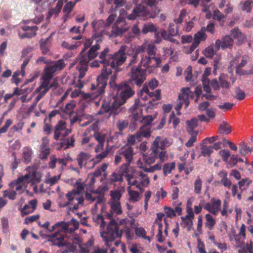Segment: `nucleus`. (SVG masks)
Here are the masks:
<instances>
[{
  "label": "nucleus",
  "mask_w": 253,
  "mask_h": 253,
  "mask_svg": "<svg viewBox=\"0 0 253 253\" xmlns=\"http://www.w3.org/2000/svg\"><path fill=\"white\" fill-rule=\"evenodd\" d=\"M219 155L222 157L223 161L227 162L230 156V152L226 149H222L219 152Z\"/></svg>",
  "instance_id": "62"
},
{
  "label": "nucleus",
  "mask_w": 253,
  "mask_h": 253,
  "mask_svg": "<svg viewBox=\"0 0 253 253\" xmlns=\"http://www.w3.org/2000/svg\"><path fill=\"white\" fill-rule=\"evenodd\" d=\"M129 74V81L133 82L137 86L141 85L146 79V69H142L140 66H133Z\"/></svg>",
  "instance_id": "11"
},
{
  "label": "nucleus",
  "mask_w": 253,
  "mask_h": 253,
  "mask_svg": "<svg viewBox=\"0 0 253 253\" xmlns=\"http://www.w3.org/2000/svg\"><path fill=\"white\" fill-rule=\"evenodd\" d=\"M179 26H176L173 23L170 24L168 32L171 36H175L178 34Z\"/></svg>",
  "instance_id": "57"
},
{
  "label": "nucleus",
  "mask_w": 253,
  "mask_h": 253,
  "mask_svg": "<svg viewBox=\"0 0 253 253\" xmlns=\"http://www.w3.org/2000/svg\"><path fill=\"white\" fill-rule=\"evenodd\" d=\"M231 35L235 39L239 41H242L244 40V36L238 28H234L231 31Z\"/></svg>",
  "instance_id": "47"
},
{
  "label": "nucleus",
  "mask_w": 253,
  "mask_h": 253,
  "mask_svg": "<svg viewBox=\"0 0 253 253\" xmlns=\"http://www.w3.org/2000/svg\"><path fill=\"white\" fill-rule=\"evenodd\" d=\"M193 96V92L190 90L189 87L183 88L181 89V93L178 96V99L184 103L186 108L189 104V99Z\"/></svg>",
  "instance_id": "21"
},
{
  "label": "nucleus",
  "mask_w": 253,
  "mask_h": 253,
  "mask_svg": "<svg viewBox=\"0 0 253 253\" xmlns=\"http://www.w3.org/2000/svg\"><path fill=\"white\" fill-rule=\"evenodd\" d=\"M129 26L126 24L124 17H118L113 24L110 36L117 37L122 35L128 30Z\"/></svg>",
  "instance_id": "12"
},
{
  "label": "nucleus",
  "mask_w": 253,
  "mask_h": 253,
  "mask_svg": "<svg viewBox=\"0 0 253 253\" xmlns=\"http://www.w3.org/2000/svg\"><path fill=\"white\" fill-rule=\"evenodd\" d=\"M49 153L50 148L48 147V140L46 138H42L39 157L42 160H45L47 158Z\"/></svg>",
  "instance_id": "22"
},
{
  "label": "nucleus",
  "mask_w": 253,
  "mask_h": 253,
  "mask_svg": "<svg viewBox=\"0 0 253 253\" xmlns=\"http://www.w3.org/2000/svg\"><path fill=\"white\" fill-rule=\"evenodd\" d=\"M197 119L195 118H193L191 119L190 121H187L186 122L187 126V131L189 134H194V133L198 132L195 131L194 129L197 126Z\"/></svg>",
  "instance_id": "35"
},
{
  "label": "nucleus",
  "mask_w": 253,
  "mask_h": 253,
  "mask_svg": "<svg viewBox=\"0 0 253 253\" xmlns=\"http://www.w3.org/2000/svg\"><path fill=\"white\" fill-rule=\"evenodd\" d=\"M101 42V40H97L96 43L92 45L86 53L82 50L80 56L76 59V68L80 73L79 77L80 79L84 76L85 73L88 69L89 61L94 59L98 55V51L100 49V43Z\"/></svg>",
  "instance_id": "4"
},
{
  "label": "nucleus",
  "mask_w": 253,
  "mask_h": 253,
  "mask_svg": "<svg viewBox=\"0 0 253 253\" xmlns=\"http://www.w3.org/2000/svg\"><path fill=\"white\" fill-rule=\"evenodd\" d=\"M23 29L25 31L31 30V32H27L25 33V34H26V38H31L36 36V31L38 30V27L37 26H34L32 27L25 26L23 28Z\"/></svg>",
  "instance_id": "54"
},
{
  "label": "nucleus",
  "mask_w": 253,
  "mask_h": 253,
  "mask_svg": "<svg viewBox=\"0 0 253 253\" xmlns=\"http://www.w3.org/2000/svg\"><path fill=\"white\" fill-rule=\"evenodd\" d=\"M118 153L124 157L126 162L131 163L133 155L134 154L133 149L130 146L123 147L118 151Z\"/></svg>",
  "instance_id": "20"
},
{
  "label": "nucleus",
  "mask_w": 253,
  "mask_h": 253,
  "mask_svg": "<svg viewBox=\"0 0 253 253\" xmlns=\"http://www.w3.org/2000/svg\"><path fill=\"white\" fill-rule=\"evenodd\" d=\"M141 56V60L140 63L138 66H140L141 67L142 66L145 68V69H148L150 67H154V66H151L150 64L151 63L152 60H154V58L151 57L150 56L147 55L145 53H143L140 55Z\"/></svg>",
  "instance_id": "32"
},
{
  "label": "nucleus",
  "mask_w": 253,
  "mask_h": 253,
  "mask_svg": "<svg viewBox=\"0 0 253 253\" xmlns=\"http://www.w3.org/2000/svg\"><path fill=\"white\" fill-rule=\"evenodd\" d=\"M157 30L158 29L154 24L152 23H148L144 25L142 29V32L146 34L149 32H157Z\"/></svg>",
  "instance_id": "42"
},
{
  "label": "nucleus",
  "mask_w": 253,
  "mask_h": 253,
  "mask_svg": "<svg viewBox=\"0 0 253 253\" xmlns=\"http://www.w3.org/2000/svg\"><path fill=\"white\" fill-rule=\"evenodd\" d=\"M205 27H202L201 29L194 35L193 42L190 46V50L191 52L193 51L196 49L201 42L206 40L207 35L205 34Z\"/></svg>",
  "instance_id": "19"
},
{
  "label": "nucleus",
  "mask_w": 253,
  "mask_h": 253,
  "mask_svg": "<svg viewBox=\"0 0 253 253\" xmlns=\"http://www.w3.org/2000/svg\"><path fill=\"white\" fill-rule=\"evenodd\" d=\"M131 170H130V173L127 172L125 174V178L127 182V184L130 183L132 179L135 178H138V177H140L141 178H143L146 176V174L140 171H136L134 169L131 168Z\"/></svg>",
  "instance_id": "26"
},
{
  "label": "nucleus",
  "mask_w": 253,
  "mask_h": 253,
  "mask_svg": "<svg viewBox=\"0 0 253 253\" xmlns=\"http://www.w3.org/2000/svg\"><path fill=\"white\" fill-rule=\"evenodd\" d=\"M49 88V83L42 80L40 86L36 90V92H39V94L35 98L36 102H38L44 96Z\"/></svg>",
  "instance_id": "23"
},
{
  "label": "nucleus",
  "mask_w": 253,
  "mask_h": 253,
  "mask_svg": "<svg viewBox=\"0 0 253 253\" xmlns=\"http://www.w3.org/2000/svg\"><path fill=\"white\" fill-rule=\"evenodd\" d=\"M206 222V226L208 227L210 230H211L214 224H215V220L210 214H207L205 215Z\"/></svg>",
  "instance_id": "49"
},
{
  "label": "nucleus",
  "mask_w": 253,
  "mask_h": 253,
  "mask_svg": "<svg viewBox=\"0 0 253 253\" xmlns=\"http://www.w3.org/2000/svg\"><path fill=\"white\" fill-rule=\"evenodd\" d=\"M37 203L38 201L36 199H33L29 202V205H25L21 210L22 215L34 212L36 209Z\"/></svg>",
  "instance_id": "28"
},
{
  "label": "nucleus",
  "mask_w": 253,
  "mask_h": 253,
  "mask_svg": "<svg viewBox=\"0 0 253 253\" xmlns=\"http://www.w3.org/2000/svg\"><path fill=\"white\" fill-rule=\"evenodd\" d=\"M117 225H118L117 223L115 221ZM118 230H119L118 225H117ZM119 232L120 233V236H119L118 237H120L122 236V233L124 232L126 234V236L128 240H131L133 237V234L131 232L130 229H129L128 227H126L124 230H121L120 232L119 230H118Z\"/></svg>",
  "instance_id": "59"
},
{
  "label": "nucleus",
  "mask_w": 253,
  "mask_h": 253,
  "mask_svg": "<svg viewBox=\"0 0 253 253\" xmlns=\"http://www.w3.org/2000/svg\"><path fill=\"white\" fill-rule=\"evenodd\" d=\"M186 10L185 9H182L179 15L178 18L174 19V22L177 25L176 26H179V24H180L183 21V18L186 16Z\"/></svg>",
  "instance_id": "64"
},
{
  "label": "nucleus",
  "mask_w": 253,
  "mask_h": 253,
  "mask_svg": "<svg viewBox=\"0 0 253 253\" xmlns=\"http://www.w3.org/2000/svg\"><path fill=\"white\" fill-rule=\"evenodd\" d=\"M111 207V211L108 216L109 218H112V215L114 214L118 215L120 214L122 212V210L120 202H111L110 203Z\"/></svg>",
  "instance_id": "29"
},
{
  "label": "nucleus",
  "mask_w": 253,
  "mask_h": 253,
  "mask_svg": "<svg viewBox=\"0 0 253 253\" xmlns=\"http://www.w3.org/2000/svg\"><path fill=\"white\" fill-rule=\"evenodd\" d=\"M33 176L31 174H26L23 177H19L15 181L11 182L9 186L11 188L15 189L16 191H19L25 183H29L33 179Z\"/></svg>",
  "instance_id": "17"
},
{
  "label": "nucleus",
  "mask_w": 253,
  "mask_h": 253,
  "mask_svg": "<svg viewBox=\"0 0 253 253\" xmlns=\"http://www.w3.org/2000/svg\"><path fill=\"white\" fill-rule=\"evenodd\" d=\"M85 197L87 201H89L90 203L94 202H96L97 204H101L104 199V196L101 195L94 197L92 195L89 193H86Z\"/></svg>",
  "instance_id": "34"
},
{
  "label": "nucleus",
  "mask_w": 253,
  "mask_h": 253,
  "mask_svg": "<svg viewBox=\"0 0 253 253\" xmlns=\"http://www.w3.org/2000/svg\"><path fill=\"white\" fill-rule=\"evenodd\" d=\"M115 90L117 91L116 94L114 95L109 101H103L98 114L101 115L108 112H109V116L111 114H119L122 110L120 107L135 93L134 90L127 83L120 84Z\"/></svg>",
  "instance_id": "1"
},
{
  "label": "nucleus",
  "mask_w": 253,
  "mask_h": 253,
  "mask_svg": "<svg viewBox=\"0 0 253 253\" xmlns=\"http://www.w3.org/2000/svg\"><path fill=\"white\" fill-rule=\"evenodd\" d=\"M65 66V64L62 60H58L46 66L44 69V74L42 80L48 83H50L54 73L57 71L61 70Z\"/></svg>",
  "instance_id": "10"
},
{
  "label": "nucleus",
  "mask_w": 253,
  "mask_h": 253,
  "mask_svg": "<svg viewBox=\"0 0 253 253\" xmlns=\"http://www.w3.org/2000/svg\"><path fill=\"white\" fill-rule=\"evenodd\" d=\"M127 46L122 45L119 50L113 54L110 53V49L109 47H106L104 49H108L106 59L108 68L116 70V72H120L121 70L120 66L126 61L127 55L126 53Z\"/></svg>",
  "instance_id": "7"
},
{
  "label": "nucleus",
  "mask_w": 253,
  "mask_h": 253,
  "mask_svg": "<svg viewBox=\"0 0 253 253\" xmlns=\"http://www.w3.org/2000/svg\"><path fill=\"white\" fill-rule=\"evenodd\" d=\"M153 6L151 7V10H149L146 7L140 3L133 9L132 12L127 16V18L130 20H134L137 17H140L144 19L155 18L161 12V9L157 5Z\"/></svg>",
  "instance_id": "9"
},
{
  "label": "nucleus",
  "mask_w": 253,
  "mask_h": 253,
  "mask_svg": "<svg viewBox=\"0 0 253 253\" xmlns=\"http://www.w3.org/2000/svg\"><path fill=\"white\" fill-rule=\"evenodd\" d=\"M60 177V175H55L51 177L46 179L45 182L46 184H49L50 186L54 185L59 180Z\"/></svg>",
  "instance_id": "63"
},
{
  "label": "nucleus",
  "mask_w": 253,
  "mask_h": 253,
  "mask_svg": "<svg viewBox=\"0 0 253 253\" xmlns=\"http://www.w3.org/2000/svg\"><path fill=\"white\" fill-rule=\"evenodd\" d=\"M51 36L45 39H42L40 41L41 49L43 54H47L49 51V47L51 44Z\"/></svg>",
  "instance_id": "30"
},
{
  "label": "nucleus",
  "mask_w": 253,
  "mask_h": 253,
  "mask_svg": "<svg viewBox=\"0 0 253 253\" xmlns=\"http://www.w3.org/2000/svg\"><path fill=\"white\" fill-rule=\"evenodd\" d=\"M168 142L165 140L161 141V137H157L152 143V145L149 150L150 153L144 157L145 162L149 164H152L159 158L161 163L166 161L168 156H166V152L164 150L165 146H167Z\"/></svg>",
  "instance_id": "6"
},
{
  "label": "nucleus",
  "mask_w": 253,
  "mask_h": 253,
  "mask_svg": "<svg viewBox=\"0 0 253 253\" xmlns=\"http://www.w3.org/2000/svg\"><path fill=\"white\" fill-rule=\"evenodd\" d=\"M123 174L113 172L110 178V181L112 182H122L123 181Z\"/></svg>",
  "instance_id": "60"
},
{
  "label": "nucleus",
  "mask_w": 253,
  "mask_h": 253,
  "mask_svg": "<svg viewBox=\"0 0 253 253\" xmlns=\"http://www.w3.org/2000/svg\"><path fill=\"white\" fill-rule=\"evenodd\" d=\"M66 128V123L63 121H60L58 124L55 126L54 131V138L55 140H57L61 137L63 131Z\"/></svg>",
  "instance_id": "27"
},
{
  "label": "nucleus",
  "mask_w": 253,
  "mask_h": 253,
  "mask_svg": "<svg viewBox=\"0 0 253 253\" xmlns=\"http://www.w3.org/2000/svg\"><path fill=\"white\" fill-rule=\"evenodd\" d=\"M213 152V147L203 145L201 148V154L204 157H210Z\"/></svg>",
  "instance_id": "43"
},
{
  "label": "nucleus",
  "mask_w": 253,
  "mask_h": 253,
  "mask_svg": "<svg viewBox=\"0 0 253 253\" xmlns=\"http://www.w3.org/2000/svg\"><path fill=\"white\" fill-rule=\"evenodd\" d=\"M137 133L140 136L141 140L143 137H148L150 136L151 133L150 126H142Z\"/></svg>",
  "instance_id": "41"
},
{
  "label": "nucleus",
  "mask_w": 253,
  "mask_h": 253,
  "mask_svg": "<svg viewBox=\"0 0 253 253\" xmlns=\"http://www.w3.org/2000/svg\"><path fill=\"white\" fill-rule=\"evenodd\" d=\"M39 224L41 227L46 229L49 233H51L54 231H56V232L55 233L48 236L49 239L48 240V241L51 242L52 243V242L50 240L51 239V236H52L54 234L57 233V237H59L60 236H64L63 234H59V228L60 227V223H58V222L53 225L51 227H49L50 223L48 221H46V222L42 224L41 223H39Z\"/></svg>",
  "instance_id": "25"
},
{
  "label": "nucleus",
  "mask_w": 253,
  "mask_h": 253,
  "mask_svg": "<svg viewBox=\"0 0 253 253\" xmlns=\"http://www.w3.org/2000/svg\"><path fill=\"white\" fill-rule=\"evenodd\" d=\"M157 48L154 44V43H149L147 44L146 48L147 55L154 58L156 64L154 67H160L161 66L162 59L160 56H156Z\"/></svg>",
  "instance_id": "18"
},
{
  "label": "nucleus",
  "mask_w": 253,
  "mask_h": 253,
  "mask_svg": "<svg viewBox=\"0 0 253 253\" xmlns=\"http://www.w3.org/2000/svg\"><path fill=\"white\" fill-rule=\"evenodd\" d=\"M235 94L234 98L239 100H242L245 97V93L244 90H242L240 87H236L235 88Z\"/></svg>",
  "instance_id": "56"
},
{
  "label": "nucleus",
  "mask_w": 253,
  "mask_h": 253,
  "mask_svg": "<svg viewBox=\"0 0 253 253\" xmlns=\"http://www.w3.org/2000/svg\"><path fill=\"white\" fill-rule=\"evenodd\" d=\"M127 191L128 193V201L130 203H135L139 202L142 197V195L141 192L133 190L130 186L127 187Z\"/></svg>",
  "instance_id": "24"
},
{
  "label": "nucleus",
  "mask_w": 253,
  "mask_h": 253,
  "mask_svg": "<svg viewBox=\"0 0 253 253\" xmlns=\"http://www.w3.org/2000/svg\"><path fill=\"white\" fill-rule=\"evenodd\" d=\"M136 235L138 237H141L144 239L151 241V238L150 237L146 236V232L142 227H136L135 230Z\"/></svg>",
  "instance_id": "44"
},
{
  "label": "nucleus",
  "mask_w": 253,
  "mask_h": 253,
  "mask_svg": "<svg viewBox=\"0 0 253 253\" xmlns=\"http://www.w3.org/2000/svg\"><path fill=\"white\" fill-rule=\"evenodd\" d=\"M127 140L128 143L130 145H133L137 142H139L142 141L140 136H139V135H138L137 133L134 135L129 136Z\"/></svg>",
  "instance_id": "51"
},
{
  "label": "nucleus",
  "mask_w": 253,
  "mask_h": 253,
  "mask_svg": "<svg viewBox=\"0 0 253 253\" xmlns=\"http://www.w3.org/2000/svg\"><path fill=\"white\" fill-rule=\"evenodd\" d=\"M107 52L108 49H103L99 55V60H95L90 64L91 68L99 67L101 64L103 66L101 73L97 79V85H91V89L96 90L97 95H100L104 92L109 76L112 73L111 69L108 67L106 59Z\"/></svg>",
  "instance_id": "3"
},
{
  "label": "nucleus",
  "mask_w": 253,
  "mask_h": 253,
  "mask_svg": "<svg viewBox=\"0 0 253 253\" xmlns=\"http://www.w3.org/2000/svg\"><path fill=\"white\" fill-rule=\"evenodd\" d=\"M240 153L243 156L251 152L253 150V147L248 146L247 144L244 142H241L239 144Z\"/></svg>",
  "instance_id": "40"
},
{
  "label": "nucleus",
  "mask_w": 253,
  "mask_h": 253,
  "mask_svg": "<svg viewBox=\"0 0 253 253\" xmlns=\"http://www.w3.org/2000/svg\"><path fill=\"white\" fill-rule=\"evenodd\" d=\"M234 41L230 36L226 35L222 38V40L217 39L215 42V48L218 50L221 47L222 49L231 48L233 45Z\"/></svg>",
  "instance_id": "16"
},
{
  "label": "nucleus",
  "mask_w": 253,
  "mask_h": 253,
  "mask_svg": "<svg viewBox=\"0 0 253 253\" xmlns=\"http://www.w3.org/2000/svg\"><path fill=\"white\" fill-rule=\"evenodd\" d=\"M128 125V122L127 120H119L116 124L117 127L119 131L116 133V135H123V130L126 128Z\"/></svg>",
  "instance_id": "38"
},
{
  "label": "nucleus",
  "mask_w": 253,
  "mask_h": 253,
  "mask_svg": "<svg viewBox=\"0 0 253 253\" xmlns=\"http://www.w3.org/2000/svg\"><path fill=\"white\" fill-rule=\"evenodd\" d=\"M221 202L219 199L211 198L210 202L204 204V209L213 215H216L221 210Z\"/></svg>",
  "instance_id": "15"
},
{
  "label": "nucleus",
  "mask_w": 253,
  "mask_h": 253,
  "mask_svg": "<svg viewBox=\"0 0 253 253\" xmlns=\"http://www.w3.org/2000/svg\"><path fill=\"white\" fill-rule=\"evenodd\" d=\"M156 226L158 227V233L156 236L157 241L160 243H162L164 240V238L163 237L162 235L163 227V223L160 221H156V222L154 223L153 227L154 228Z\"/></svg>",
  "instance_id": "39"
},
{
  "label": "nucleus",
  "mask_w": 253,
  "mask_h": 253,
  "mask_svg": "<svg viewBox=\"0 0 253 253\" xmlns=\"http://www.w3.org/2000/svg\"><path fill=\"white\" fill-rule=\"evenodd\" d=\"M84 186V184L80 183L76 188L69 191L65 195L68 201L61 202L59 204L60 207L65 208L72 205L73 207H70L69 210H77L79 209V205H83L84 203V197L81 196L80 194L83 191Z\"/></svg>",
  "instance_id": "8"
},
{
  "label": "nucleus",
  "mask_w": 253,
  "mask_h": 253,
  "mask_svg": "<svg viewBox=\"0 0 253 253\" xmlns=\"http://www.w3.org/2000/svg\"><path fill=\"white\" fill-rule=\"evenodd\" d=\"M119 72H116V70H115L114 73L112 72L111 74L109 75V77L110 76V79L109 82V85L110 87L114 89V90L116 89L118 86L120 85L119 84H117L116 83V80L117 79V74Z\"/></svg>",
  "instance_id": "45"
},
{
  "label": "nucleus",
  "mask_w": 253,
  "mask_h": 253,
  "mask_svg": "<svg viewBox=\"0 0 253 253\" xmlns=\"http://www.w3.org/2000/svg\"><path fill=\"white\" fill-rule=\"evenodd\" d=\"M175 168V164L173 162L165 164L163 166V172L166 176L168 173L171 172L172 170Z\"/></svg>",
  "instance_id": "52"
},
{
  "label": "nucleus",
  "mask_w": 253,
  "mask_h": 253,
  "mask_svg": "<svg viewBox=\"0 0 253 253\" xmlns=\"http://www.w3.org/2000/svg\"><path fill=\"white\" fill-rule=\"evenodd\" d=\"M16 192L13 190H6L3 192V197H7L11 200H14L16 199Z\"/></svg>",
  "instance_id": "61"
},
{
  "label": "nucleus",
  "mask_w": 253,
  "mask_h": 253,
  "mask_svg": "<svg viewBox=\"0 0 253 253\" xmlns=\"http://www.w3.org/2000/svg\"><path fill=\"white\" fill-rule=\"evenodd\" d=\"M90 155L87 153L81 152L78 155L77 160L80 169L86 164V161L89 159Z\"/></svg>",
  "instance_id": "33"
},
{
  "label": "nucleus",
  "mask_w": 253,
  "mask_h": 253,
  "mask_svg": "<svg viewBox=\"0 0 253 253\" xmlns=\"http://www.w3.org/2000/svg\"><path fill=\"white\" fill-rule=\"evenodd\" d=\"M139 97L143 100H147L148 98L154 97L152 100H159L160 97V91L159 89L155 91H150L148 86L144 84L138 93Z\"/></svg>",
  "instance_id": "14"
},
{
  "label": "nucleus",
  "mask_w": 253,
  "mask_h": 253,
  "mask_svg": "<svg viewBox=\"0 0 253 253\" xmlns=\"http://www.w3.org/2000/svg\"><path fill=\"white\" fill-rule=\"evenodd\" d=\"M217 51L216 48L215 50H214L213 46L211 45L205 49L204 53L207 57L211 58L216 54Z\"/></svg>",
  "instance_id": "58"
},
{
  "label": "nucleus",
  "mask_w": 253,
  "mask_h": 253,
  "mask_svg": "<svg viewBox=\"0 0 253 253\" xmlns=\"http://www.w3.org/2000/svg\"><path fill=\"white\" fill-rule=\"evenodd\" d=\"M23 29L25 31L31 30V32H27L25 33V34H26V38H31L36 36V31L38 30V27L37 26H34L32 27L25 26L23 28Z\"/></svg>",
  "instance_id": "55"
},
{
  "label": "nucleus",
  "mask_w": 253,
  "mask_h": 253,
  "mask_svg": "<svg viewBox=\"0 0 253 253\" xmlns=\"http://www.w3.org/2000/svg\"><path fill=\"white\" fill-rule=\"evenodd\" d=\"M58 234H55L51 236L50 240L52 244L58 247H64L65 249L63 250L62 253H68L74 252L79 249L81 253H89L91 248L93 245L92 240L88 241L85 244H81L80 238L78 236L73 237L71 238L72 244L67 242L64 236L57 237Z\"/></svg>",
  "instance_id": "2"
},
{
  "label": "nucleus",
  "mask_w": 253,
  "mask_h": 253,
  "mask_svg": "<svg viewBox=\"0 0 253 253\" xmlns=\"http://www.w3.org/2000/svg\"><path fill=\"white\" fill-rule=\"evenodd\" d=\"M33 152L32 148L30 147H24L22 149V158L25 164L29 163L32 159Z\"/></svg>",
  "instance_id": "31"
},
{
  "label": "nucleus",
  "mask_w": 253,
  "mask_h": 253,
  "mask_svg": "<svg viewBox=\"0 0 253 253\" xmlns=\"http://www.w3.org/2000/svg\"><path fill=\"white\" fill-rule=\"evenodd\" d=\"M202 184V180L200 178L199 176H198L194 183V192L196 194H200L201 193Z\"/></svg>",
  "instance_id": "46"
},
{
  "label": "nucleus",
  "mask_w": 253,
  "mask_h": 253,
  "mask_svg": "<svg viewBox=\"0 0 253 253\" xmlns=\"http://www.w3.org/2000/svg\"><path fill=\"white\" fill-rule=\"evenodd\" d=\"M182 220L181 225L183 228H186L188 231H190L193 226L192 220L188 218H186L182 216L181 217Z\"/></svg>",
  "instance_id": "53"
},
{
  "label": "nucleus",
  "mask_w": 253,
  "mask_h": 253,
  "mask_svg": "<svg viewBox=\"0 0 253 253\" xmlns=\"http://www.w3.org/2000/svg\"><path fill=\"white\" fill-rule=\"evenodd\" d=\"M235 244L237 248H242L244 246V239L243 237L238 234H234Z\"/></svg>",
  "instance_id": "50"
},
{
  "label": "nucleus",
  "mask_w": 253,
  "mask_h": 253,
  "mask_svg": "<svg viewBox=\"0 0 253 253\" xmlns=\"http://www.w3.org/2000/svg\"><path fill=\"white\" fill-rule=\"evenodd\" d=\"M120 235L115 220H111L107 225L106 231L100 232V236L105 242V245L95 247L91 253H107L108 248L111 245V243Z\"/></svg>",
  "instance_id": "5"
},
{
  "label": "nucleus",
  "mask_w": 253,
  "mask_h": 253,
  "mask_svg": "<svg viewBox=\"0 0 253 253\" xmlns=\"http://www.w3.org/2000/svg\"><path fill=\"white\" fill-rule=\"evenodd\" d=\"M58 223H60L59 234H62L61 232L71 233L79 227V222L74 218L68 222H58Z\"/></svg>",
  "instance_id": "13"
},
{
  "label": "nucleus",
  "mask_w": 253,
  "mask_h": 253,
  "mask_svg": "<svg viewBox=\"0 0 253 253\" xmlns=\"http://www.w3.org/2000/svg\"><path fill=\"white\" fill-rule=\"evenodd\" d=\"M220 134H228L231 132V127L227 122H223L220 124L218 128Z\"/></svg>",
  "instance_id": "37"
},
{
  "label": "nucleus",
  "mask_w": 253,
  "mask_h": 253,
  "mask_svg": "<svg viewBox=\"0 0 253 253\" xmlns=\"http://www.w3.org/2000/svg\"><path fill=\"white\" fill-rule=\"evenodd\" d=\"M122 191L115 190L110 192V196L112 199L111 202H120V200L122 196L123 192L125 191L124 188H122Z\"/></svg>",
  "instance_id": "36"
},
{
  "label": "nucleus",
  "mask_w": 253,
  "mask_h": 253,
  "mask_svg": "<svg viewBox=\"0 0 253 253\" xmlns=\"http://www.w3.org/2000/svg\"><path fill=\"white\" fill-rule=\"evenodd\" d=\"M252 1L250 0H247L240 3L241 9L243 11L249 13L252 10Z\"/></svg>",
  "instance_id": "48"
}]
</instances>
